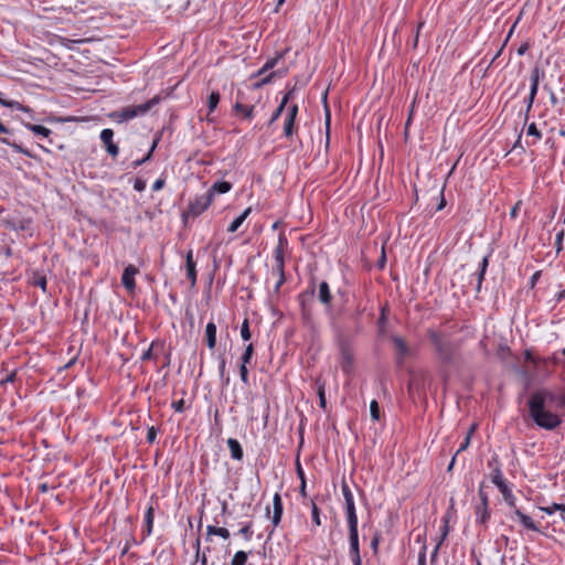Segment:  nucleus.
<instances>
[{
  "label": "nucleus",
  "mask_w": 565,
  "mask_h": 565,
  "mask_svg": "<svg viewBox=\"0 0 565 565\" xmlns=\"http://www.w3.org/2000/svg\"><path fill=\"white\" fill-rule=\"evenodd\" d=\"M427 338L434 345L436 358L441 366H454L460 358V347L450 341L443 332L434 329L427 330Z\"/></svg>",
  "instance_id": "nucleus-2"
},
{
  "label": "nucleus",
  "mask_w": 565,
  "mask_h": 565,
  "mask_svg": "<svg viewBox=\"0 0 565 565\" xmlns=\"http://www.w3.org/2000/svg\"><path fill=\"white\" fill-rule=\"evenodd\" d=\"M535 98L536 97H533V96H527L525 99H524V104H525V109H524V122H527L529 118H530V113L532 110V107H533V104L535 102Z\"/></svg>",
  "instance_id": "nucleus-50"
},
{
  "label": "nucleus",
  "mask_w": 565,
  "mask_h": 565,
  "mask_svg": "<svg viewBox=\"0 0 565 565\" xmlns=\"http://www.w3.org/2000/svg\"><path fill=\"white\" fill-rule=\"evenodd\" d=\"M18 372L19 369L14 367L10 370L9 362L3 361L0 365V374H4V376L0 380V386L4 387L9 383H14Z\"/></svg>",
  "instance_id": "nucleus-12"
},
{
  "label": "nucleus",
  "mask_w": 565,
  "mask_h": 565,
  "mask_svg": "<svg viewBox=\"0 0 565 565\" xmlns=\"http://www.w3.org/2000/svg\"><path fill=\"white\" fill-rule=\"evenodd\" d=\"M159 430H160L159 427H154V426H151L148 428V431H147V443L148 444H153L156 441Z\"/></svg>",
  "instance_id": "nucleus-57"
},
{
  "label": "nucleus",
  "mask_w": 565,
  "mask_h": 565,
  "mask_svg": "<svg viewBox=\"0 0 565 565\" xmlns=\"http://www.w3.org/2000/svg\"><path fill=\"white\" fill-rule=\"evenodd\" d=\"M160 100L161 97L159 95H156L154 97H152L143 104L136 106H127L118 110L111 111L109 114V118L118 124L131 120L138 116L146 115L153 106L158 105Z\"/></svg>",
  "instance_id": "nucleus-3"
},
{
  "label": "nucleus",
  "mask_w": 565,
  "mask_h": 565,
  "mask_svg": "<svg viewBox=\"0 0 565 565\" xmlns=\"http://www.w3.org/2000/svg\"><path fill=\"white\" fill-rule=\"evenodd\" d=\"M545 73L544 70L541 68L539 65H535L531 71V86H530V96L536 97L539 92V85L541 79L544 77Z\"/></svg>",
  "instance_id": "nucleus-13"
},
{
  "label": "nucleus",
  "mask_w": 565,
  "mask_h": 565,
  "mask_svg": "<svg viewBox=\"0 0 565 565\" xmlns=\"http://www.w3.org/2000/svg\"><path fill=\"white\" fill-rule=\"evenodd\" d=\"M539 509L541 511H543L544 513H546L548 515H552V514H554L557 511L558 503L553 502L552 504L546 505V507H539Z\"/></svg>",
  "instance_id": "nucleus-63"
},
{
  "label": "nucleus",
  "mask_w": 565,
  "mask_h": 565,
  "mask_svg": "<svg viewBox=\"0 0 565 565\" xmlns=\"http://www.w3.org/2000/svg\"><path fill=\"white\" fill-rule=\"evenodd\" d=\"M484 488V482H481L478 489V497L480 499V502L478 504L480 505H489V495Z\"/></svg>",
  "instance_id": "nucleus-49"
},
{
  "label": "nucleus",
  "mask_w": 565,
  "mask_h": 565,
  "mask_svg": "<svg viewBox=\"0 0 565 565\" xmlns=\"http://www.w3.org/2000/svg\"><path fill=\"white\" fill-rule=\"evenodd\" d=\"M242 526L238 531V533L247 541H249L253 536V530H252V526H253V522L250 520L248 521H245V522H241L239 523Z\"/></svg>",
  "instance_id": "nucleus-37"
},
{
  "label": "nucleus",
  "mask_w": 565,
  "mask_h": 565,
  "mask_svg": "<svg viewBox=\"0 0 565 565\" xmlns=\"http://www.w3.org/2000/svg\"><path fill=\"white\" fill-rule=\"evenodd\" d=\"M218 360H220L218 374H220L221 381L223 382L224 385H228L230 376H225L226 359H225L224 354H221L218 356Z\"/></svg>",
  "instance_id": "nucleus-38"
},
{
  "label": "nucleus",
  "mask_w": 565,
  "mask_h": 565,
  "mask_svg": "<svg viewBox=\"0 0 565 565\" xmlns=\"http://www.w3.org/2000/svg\"><path fill=\"white\" fill-rule=\"evenodd\" d=\"M285 108L286 107H282V105L279 104L278 107L276 108V110L273 113V115H271V117H270V119H269L267 125L271 126L280 117V115L282 114Z\"/></svg>",
  "instance_id": "nucleus-61"
},
{
  "label": "nucleus",
  "mask_w": 565,
  "mask_h": 565,
  "mask_svg": "<svg viewBox=\"0 0 565 565\" xmlns=\"http://www.w3.org/2000/svg\"><path fill=\"white\" fill-rule=\"evenodd\" d=\"M490 479H491V482L493 484H495L498 488L507 483V481L503 477L502 470H501V465H497L492 469V471L490 473Z\"/></svg>",
  "instance_id": "nucleus-32"
},
{
  "label": "nucleus",
  "mask_w": 565,
  "mask_h": 565,
  "mask_svg": "<svg viewBox=\"0 0 565 565\" xmlns=\"http://www.w3.org/2000/svg\"><path fill=\"white\" fill-rule=\"evenodd\" d=\"M295 129H296V120L294 119H288V118H285V122H284V136L286 138H290L292 137L294 132H295Z\"/></svg>",
  "instance_id": "nucleus-42"
},
{
  "label": "nucleus",
  "mask_w": 565,
  "mask_h": 565,
  "mask_svg": "<svg viewBox=\"0 0 565 565\" xmlns=\"http://www.w3.org/2000/svg\"><path fill=\"white\" fill-rule=\"evenodd\" d=\"M216 332H217L216 324L213 321H210L205 327V334H204V340H205L206 347L210 350H214L216 347V342H217Z\"/></svg>",
  "instance_id": "nucleus-21"
},
{
  "label": "nucleus",
  "mask_w": 565,
  "mask_h": 565,
  "mask_svg": "<svg viewBox=\"0 0 565 565\" xmlns=\"http://www.w3.org/2000/svg\"><path fill=\"white\" fill-rule=\"evenodd\" d=\"M341 488H342V493H343L344 501H345V507H351L352 504H355L353 494H352L349 486L345 482H342Z\"/></svg>",
  "instance_id": "nucleus-45"
},
{
  "label": "nucleus",
  "mask_w": 565,
  "mask_h": 565,
  "mask_svg": "<svg viewBox=\"0 0 565 565\" xmlns=\"http://www.w3.org/2000/svg\"><path fill=\"white\" fill-rule=\"evenodd\" d=\"M8 108L17 109L25 113H32V109L29 106L22 105L21 103L17 100H10L8 103Z\"/></svg>",
  "instance_id": "nucleus-55"
},
{
  "label": "nucleus",
  "mask_w": 565,
  "mask_h": 565,
  "mask_svg": "<svg viewBox=\"0 0 565 565\" xmlns=\"http://www.w3.org/2000/svg\"><path fill=\"white\" fill-rule=\"evenodd\" d=\"M288 245V239L286 237V235L284 233H280L279 236H278V244L274 250V256L276 255V253L280 249V254L282 256H285V248L287 247Z\"/></svg>",
  "instance_id": "nucleus-47"
},
{
  "label": "nucleus",
  "mask_w": 565,
  "mask_h": 565,
  "mask_svg": "<svg viewBox=\"0 0 565 565\" xmlns=\"http://www.w3.org/2000/svg\"><path fill=\"white\" fill-rule=\"evenodd\" d=\"M490 255L491 253L487 254L480 265H479V269H478V273H477V285H476V291L477 294H479L481 291V287H482V282L484 280V275L487 273V268L489 266V258H490Z\"/></svg>",
  "instance_id": "nucleus-22"
},
{
  "label": "nucleus",
  "mask_w": 565,
  "mask_h": 565,
  "mask_svg": "<svg viewBox=\"0 0 565 565\" xmlns=\"http://www.w3.org/2000/svg\"><path fill=\"white\" fill-rule=\"evenodd\" d=\"M501 492L503 500L505 503L513 510V514L518 518L520 523L530 531L534 532H541L539 525L532 520L531 516L523 513L518 507H516V499L514 494L512 493V490L508 486V483L501 486L498 488Z\"/></svg>",
  "instance_id": "nucleus-4"
},
{
  "label": "nucleus",
  "mask_w": 565,
  "mask_h": 565,
  "mask_svg": "<svg viewBox=\"0 0 565 565\" xmlns=\"http://www.w3.org/2000/svg\"><path fill=\"white\" fill-rule=\"evenodd\" d=\"M315 385L317 388V395H318L319 399L322 396H326V381L321 376L316 379Z\"/></svg>",
  "instance_id": "nucleus-53"
},
{
  "label": "nucleus",
  "mask_w": 565,
  "mask_h": 565,
  "mask_svg": "<svg viewBox=\"0 0 565 565\" xmlns=\"http://www.w3.org/2000/svg\"><path fill=\"white\" fill-rule=\"evenodd\" d=\"M30 224H31V220H29V218H21L19 221H11V220L6 221V226L13 231H25L29 228Z\"/></svg>",
  "instance_id": "nucleus-30"
},
{
  "label": "nucleus",
  "mask_w": 565,
  "mask_h": 565,
  "mask_svg": "<svg viewBox=\"0 0 565 565\" xmlns=\"http://www.w3.org/2000/svg\"><path fill=\"white\" fill-rule=\"evenodd\" d=\"M529 416L543 429L554 430L562 424L558 409L565 411V392L555 393L550 390H536L527 401Z\"/></svg>",
  "instance_id": "nucleus-1"
},
{
  "label": "nucleus",
  "mask_w": 565,
  "mask_h": 565,
  "mask_svg": "<svg viewBox=\"0 0 565 565\" xmlns=\"http://www.w3.org/2000/svg\"><path fill=\"white\" fill-rule=\"evenodd\" d=\"M301 319H302L303 323H306V324L312 323V310H311V308L301 310Z\"/></svg>",
  "instance_id": "nucleus-62"
},
{
  "label": "nucleus",
  "mask_w": 565,
  "mask_h": 565,
  "mask_svg": "<svg viewBox=\"0 0 565 565\" xmlns=\"http://www.w3.org/2000/svg\"><path fill=\"white\" fill-rule=\"evenodd\" d=\"M248 559V553L245 551H238L234 554L231 565H246Z\"/></svg>",
  "instance_id": "nucleus-39"
},
{
  "label": "nucleus",
  "mask_w": 565,
  "mask_h": 565,
  "mask_svg": "<svg viewBox=\"0 0 565 565\" xmlns=\"http://www.w3.org/2000/svg\"><path fill=\"white\" fill-rule=\"evenodd\" d=\"M364 311H365V307H362L361 303H358L355 306L354 312L350 317L353 320L354 324H355V331L356 332H360L361 329H362L361 317L364 313Z\"/></svg>",
  "instance_id": "nucleus-34"
},
{
  "label": "nucleus",
  "mask_w": 565,
  "mask_h": 565,
  "mask_svg": "<svg viewBox=\"0 0 565 565\" xmlns=\"http://www.w3.org/2000/svg\"><path fill=\"white\" fill-rule=\"evenodd\" d=\"M298 111H299V107L297 104L290 105L287 109L286 118H288V119L291 118V119L296 120L297 116H298Z\"/></svg>",
  "instance_id": "nucleus-59"
},
{
  "label": "nucleus",
  "mask_w": 565,
  "mask_h": 565,
  "mask_svg": "<svg viewBox=\"0 0 565 565\" xmlns=\"http://www.w3.org/2000/svg\"><path fill=\"white\" fill-rule=\"evenodd\" d=\"M388 312H390L388 305L387 303L383 305L380 310V317L376 321L377 334L380 337H383L386 333V327L388 323Z\"/></svg>",
  "instance_id": "nucleus-20"
},
{
  "label": "nucleus",
  "mask_w": 565,
  "mask_h": 565,
  "mask_svg": "<svg viewBox=\"0 0 565 565\" xmlns=\"http://www.w3.org/2000/svg\"><path fill=\"white\" fill-rule=\"evenodd\" d=\"M526 134H527V136H534L536 139H541L542 138V134L537 129V127H536V125L534 122H532V124H530L527 126Z\"/></svg>",
  "instance_id": "nucleus-60"
},
{
  "label": "nucleus",
  "mask_w": 565,
  "mask_h": 565,
  "mask_svg": "<svg viewBox=\"0 0 565 565\" xmlns=\"http://www.w3.org/2000/svg\"><path fill=\"white\" fill-rule=\"evenodd\" d=\"M441 521H443V526L440 527V537L438 540V545H443V543L445 542V540L447 539V536L449 534V531H450V526H449L450 511H447L445 513V515L443 516Z\"/></svg>",
  "instance_id": "nucleus-31"
},
{
  "label": "nucleus",
  "mask_w": 565,
  "mask_h": 565,
  "mask_svg": "<svg viewBox=\"0 0 565 565\" xmlns=\"http://www.w3.org/2000/svg\"><path fill=\"white\" fill-rule=\"evenodd\" d=\"M212 204V194H203L201 196H195L188 204V209L182 212V221L184 225L188 223V218H195L200 216L203 212H205L209 206Z\"/></svg>",
  "instance_id": "nucleus-6"
},
{
  "label": "nucleus",
  "mask_w": 565,
  "mask_h": 565,
  "mask_svg": "<svg viewBox=\"0 0 565 565\" xmlns=\"http://www.w3.org/2000/svg\"><path fill=\"white\" fill-rule=\"evenodd\" d=\"M370 414L373 422L381 419V408L376 399H373L370 404Z\"/></svg>",
  "instance_id": "nucleus-44"
},
{
  "label": "nucleus",
  "mask_w": 565,
  "mask_h": 565,
  "mask_svg": "<svg viewBox=\"0 0 565 565\" xmlns=\"http://www.w3.org/2000/svg\"><path fill=\"white\" fill-rule=\"evenodd\" d=\"M31 284L33 286L40 287L44 292L46 291V276L42 273L34 271L32 275Z\"/></svg>",
  "instance_id": "nucleus-35"
},
{
  "label": "nucleus",
  "mask_w": 565,
  "mask_h": 565,
  "mask_svg": "<svg viewBox=\"0 0 565 565\" xmlns=\"http://www.w3.org/2000/svg\"><path fill=\"white\" fill-rule=\"evenodd\" d=\"M23 126L31 130L33 134L38 135V136H41V137H44V138H47L50 135H51V130L42 125H34V124H30V122H23Z\"/></svg>",
  "instance_id": "nucleus-33"
},
{
  "label": "nucleus",
  "mask_w": 565,
  "mask_h": 565,
  "mask_svg": "<svg viewBox=\"0 0 565 565\" xmlns=\"http://www.w3.org/2000/svg\"><path fill=\"white\" fill-rule=\"evenodd\" d=\"M212 535L220 536V537H222L224 540H227L231 536L230 531L226 527L215 526V525H207V527H206V541H210Z\"/></svg>",
  "instance_id": "nucleus-26"
},
{
  "label": "nucleus",
  "mask_w": 565,
  "mask_h": 565,
  "mask_svg": "<svg viewBox=\"0 0 565 565\" xmlns=\"http://www.w3.org/2000/svg\"><path fill=\"white\" fill-rule=\"evenodd\" d=\"M332 298L333 297L330 291L329 284L327 281H321L319 284L318 299L322 305L326 306L327 310L331 309Z\"/></svg>",
  "instance_id": "nucleus-17"
},
{
  "label": "nucleus",
  "mask_w": 565,
  "mask_h": 565,
  "mask_svg": "<svg viewBox=\"0 0 565 565\" xmlns=\"http://www.w3.org/2000/svg\"><path fill=\"white\" fill-rule=\"evenodd\" d=\"M326 147H329L330 143V125H331V115L328 106L326 105Z\"/></svg>",
  "instance_id": "nucleus-52"
},
{
  "label": "nucleus",
  "mask_w": 565,
  "mask_h": 565,
  "mask_svg": "<svg viewBox=\"0 0 565 565\" xmlns=\"http://www.w3.org/2000/svg\"><path fill=\"white\" fill-rule=\"evenodd\" d=\"M282 513H284L282 499H281L280 493L276 492L273 498V516H271L273 529L269 531L268 539H270V536L273 535L275 527L279 525L281 518H282Z\"/></svg>",
  "instance_id": "nucleus-8"
},
{
  "label": "nucleus",
  "mask_w": 565,
  "mask_h": 565,
  "mask_svg": "<svg viewBox=\"0 0 565 565\" xmlns=\"http://www.w3.org/2000/svg\"><path fill=\"white\" fill-rule=\"evenodd\" d=\"M234 110L237 114H242L244 116V118L250 119L253 117L254 106H247L242 103H236L234 105Z\"/></svg>",
  "instance_id": "nucleus-36"
},
{
  "label": "nucleus",
  "mask_w": 565,
  "mask_h": 565,
  "mask_svg": "<svg viewBox=\"0 0 565 565\" xmlns=\"http://www.w3.org/2000/svg\"><path fill=\"white\" fill-rule=\"evenodd\" d=\"M160 138H161V132L154 138V140L152 142V146L150 147L149 151L142 158L143 162H147V161H149L152 158V153H153L154 149L157 148Z\"/></svg>",
  "instance_id": "nucleus-58"
},
{
  "label": "nucleus",
  "mask_w": 565,
  "mask_h": 565,
  "mask_svg": "<svg viewBox=\"0 0 565 565\" xmlns=\"http://www.w3.org/2000/svg\"><path fill=\"white\" fill-rule=\"evenodd\" d=\"M315 292H316V284H315V278L312 277L309 288L306 291L298 295V301H299L301 310L311 308L310 302L312 301Z\"/></svg>",
  "instance_id": "nucleus-14"
},
{
  "label": "nucleus",
  "mask_w": 565,
  "mask_h": 565,
  "mask_svg": "<svg viewBox=\"0 0 565 565\" xmlns=\"http://www.w3.org/2000/svg\"><path fill=\"white\" fill-rule=\"evenodd\" d=\"M345 514L349 527V535L355 536L356 534H359L355 504H352L351 507H345Z\"/></svg>",
  "instance_id": "nucleus-16"
},
{
  "label": "nucleus",
  "mask_w": 565,
  "mask_h": 565,
  "mask_svg": "<svg viewBox=\"0 0 565 565\" xmlns=\"http://www.w3.org/2000/svg\"><path fill=\"white\" fill-rule=\"evenodd\" d=\"M476 524L487 529L488 522L491 516V509L489 505L477 504L475 507Z\"/></svg>",
  "instance_id": "nucleus-15"
},
{
  "label": "nucleus",
  "mask_w": 565,
  "mask_h": 565,
  "mask_svg": "<svg viewBox=\"0 0 565 565\" xmlns=\"http://www.w3.org/2000/svg\"><path fill=\"white\" fill-rule=\"evenodd\" d=\"M282 57H284V53H279L275 57L268 58L263 66V71H269V70L274 68L277 65L278 61Z\"/></svg>",
  "instance_id": "nucleus-54"
},
{
  "label": "nucleus",
  "mask_w": 565,
  "mask_h": 565,
  "mask_svg": "<svg viewBox=\"0 0 565 565\" xmlns=\"http://www.w3.org/2000/svg\"><path fill=\"white\" fill-rule=\"evenodd\" d=\"M277 76H279L278 72H271L268 75H266L265 77H263L262 79H259L258 82H256L253 86L256 89L260 88L264 85L270 84L274 81V78Z\"/></svg>",
  "instance_id": "nucleus-46"
},
{
  "label": "nucleus",
  "mask_w": 565,
  "mask_h": 565,
  "mask_svg": "<svg viewBox=\"0 0 565 565\" xmlns=\"http://www.w3.org/2000/svg\"><path fill=\"white\" fill-rule=\"evenodd\" d=\"M275 257V266L273 267V273H276L278 277H280V282H286V274H285V256L280 254V249L276 253Z\"/></svg>",
  "instance_id": "nucleus-25"
},
{
  "label": "nucleus",
  "mask_w": 565,
  "mask_h": 565,
  "mask_svg": "<svg viewBox=\"0 0 565 565\" xmlns=\"http://www.w3.org/2000/svg\"><path fill=\"white\" fill-rule=\"evenodd\" d=\"M114 131L110 128H105L100 132V140L104 143L106 151L108 154H110L113 158L118 156L119 148L114 142Z\"/></svg>",
  "instance_id": "nucleus-10"
},
{
  "label": "nucleus",
  "mask_w": 565,
  "mask_h": 565,
  "mask_svg": "<svg viewBox=\"0 0 565 565\" xmlns=\"http://www.w3.org/2000/svg\"><path fill=\"white\" fill-rule=\"evenodd\" d=\"M171 406L177 413H183L185 411V402L183 398L172 402Z\"/></svg>",
  "instance_id": "nucleus-64"
},
{
  "label": "nucleus",
  "mask_w": 565,
  "mask_h": 565,
  "mask_svg": "<svg viewBox=\"0 0 565 565\" xmlns=\"http://www.w3.org/2000/svg\"><path fill=\"white\" fill-rule=\"evenodd\" d=\"M349 543H350V557L352 563L362 561L361 554H360V543H359V534L355 536L349 535Z\"/></svg>",
  "instance_id": "nucleus-24"
},
{
  "label": "nucleus",
  "mask_w": 565,
  "mask_h": 565,
  "mask_svg": "<svg viewBox=\"0 0 565 565\" xmlns=\"http://www.w3.org/2000/svg\"><path fill=\"white\" fill-rule=\"evenodd\" d=\"M137 274H139V269L132 264L128 265L124 269V273L121 276V284L130 294H132L136 289L135 276Z\"/></svg>",
  "instance_id": "nucleus-9"
},
{
  "label": "nucleus",
  "mask_w": 565,
  "mask_h": 565,
  "mask_svg": "<svg viewBox=\"0 0 565 565\" xmlns=\"http://www.w3.org/2000/svg\"><path fill=\"white\" fill-rule=\"evenodd\" d=\"M153 522H154V507L149 505L145 513V525L142 529V540L141 542L151 535L153 530Z\"/></svg>",
  "instance_id": "nucleus-18"
},
{
  "label": "nucleus",
  "mask_w": 565,
  "mask_h": 565,
  "mask_svg": "<svg viewBox=\"0 0 565 565\" xmlns=\"http://www.w3.org/2000/svg\"><path fill=\"white\" fill-rule=\"evenodd\" d=\"M226 443L231 452V457L234 460L241 461L244 457V451L241 443L235 438H228Z\"/></svg>",
  "instance_id": "nucleus-23"
},
{
  "label": "nucleus",
  "mask_w": 565,
  "mask_h": 565,
  "mask_svg": "<svg viewBox=\"0 0 565 565\" xmlns=\"http://www.w3.org/2000/svg\"><path fill=\"white\" fill-rule=\"evenodd\" d=\"M254 355V344L249 343L246 345L243 354L239 358L241 363L249 364Z\"/></svg>",
  "instance_id": "nucleus-41"
},
{
  "label": "nucleus",
  "mask_w": 565,
  "mask_h": 565,
  "mask_svg": "<svg viewBox=\"0 0 565 565\" xmlns=\"http://www.w3.org/2000/svg\"><path fill=\"white\" fill-rule=\"evenodd\" d=\"M232 183L227 181H216L211 189L205 194H212V199L214 198V194H224L231 191Z\"/></svg>",
  "instance_id": "nucleus-27"
},
{
  "label": "nucleus",
  "mask_w": 565,
  "mask_h": 565,
  "mask_svg": "<svg viewBox=\"0 0 565 565\" xmlns=\"http://www.w3.org/2000/svg\"><path fill=\"white\" fill-rule=\"evenodd\" d=\"M186 278L190 280L191 287H195L198 279L196 263L193 259V252L190 249L185 255Z\"/></svg>",
  "instance_id": "nucleus-11"
},
{
  "label": "nucleus",
  "mask_w": 565,
  "mask_h": 565,
  "mask_svg": "<svg viewBox=\"0 0 565 565\" xmlns=\"http://www.w3.org/2000/svg\"><path fill=\"white\" fill-rule=\"evenodd\" d=\"M390 339L395 348V363L397 366H402L404 364L405 359L411 355V349L406 341L397 334H392Z\"/></svg>",
  "instance_id": "nucleus-7"
},
{
  "label": "nucleus",
  "mask_w": 565,
  "mask_h": 565,
  "mask_svg": "<svg viewBox=\"0 0 565 565\" xmlns=\"http://www.w3.org/2000/svg\"><path fill=\"white\" fill-rule=\"evenodd\" d=\"M0 142L11 147L18 153H22L29 158H35V156L29 149L24 148L22 145L17 143L15 141H11L9 138L1 137Z\"/></svg>",
  "instance_id": "nucleus-28"
},
{
  "label": "nucleus",
  "mask_w": 565,
  "mask_h": 565,
  "mask_svg": "<svg viewBox=\"0 0 565 565\" xmlns=\"http://www.w3.org/2000/svg\"><path fill=\"white\" fill-rule=\"evenodd\" d=\"M194 548H195L196 558L200 559L201 565H207L206 552H210L211 547L207 546L205 548V551H203L202 555H200V539L198 537L195 541V544H194Z\"/></svg>",
  "instance_id": "nucleus-43"
},
{
  "label": "nucleus",
  "mask_w": 565,
  "mask_h": 565,
  "mask_svg": "<svg viewBox=\"0 0 565 565\" xmlns=\"http://www.w3.org/2000/svg\"><path fill=\"white\" fill-rule=\"evenodd\" d=\"M337 343L340 351V365L343 373L349 374L351 373L354 364V351L352 348V340L344 335L343 333H340L337 339Z\"/></svg>",
  "instance_id": "nucleus-5"
},
{
  "label": "nucleus",
  "mask_w": 565,
  "mask_h": 565,
  "mask_svg": "<svg viewBox=\"0 0 565 565\" xmlns=\"http://www.w3.org/2000/svg\"><path fill=\"white\" fill-rule=\"evenodd\" d=\"M221 100V95L217 90H213L210 96H209V99H207V107H209V111L212 113L216 109L218 103Z\"/></svg>",
  "instance_id": "nucleus-40"
},
{
  "label": "nucleus",
  "mask_w": 565,
  "mask_h": 565,
  "mask_svg": "<svg viewBox=\"0 0 565 565\" xmlns=\"http://www.w3.org/2000/svg\"><path fill=\"white\" fill-rule=\"evenodd\" d=\"M252 212V207L245 209L227 227L228 233H235L243 222L248 217Z\"/></svg>",
  "instance_id": "nucleus-29"
},
{
  "label": "nucleus",
  "mask_w": 565,
  "mask_h": 565,
  "mask_svg": "<svg viewBox=\"0 0 565 565\" xmlns=\"http://www.w3.org/2000/svg\"><path fill=\"white\" fill-rule=\"evenodd\" d=\"M241 337L244 341H248L252 338V332L249 329V320L247 318L244 319L241 326Z\"/></svg>",
  "instance_id": "nucleus-48"
},
{
  "label": "nucleus",
  "mask_w": 565,
  "mask_h": 565,
  "mask_svg": "<svg viewBox=\"0 0 565 565\" xmlns=\"http://www.w3.org/2000/svg\"><path fill=\"white\" fill-rule=\"evenodd\" d=\"M164 350V344L163 342H159V341H152V343L150 344V347L148 348V350H146L140 360L141 361H149V360H157L158 358V354L159 352H163Z\"/></svg>",
  "instance_id": "nucleus-19"
},
{
  "label": "nucleus",
  "mask_w": 565,
  "mask_h": 565,
  "mask_svg": "<svg viewBox=\"0 0 565 565\" xmlns=\"http://www.w3.org/2000/svg\"><path fill=\"white\" fill-rule=\"evenodd\" d=\"M239 376H241L242 382L245 385H249V376H248L247 364H244V363L239 364Z\"/></svg>",
  "instance_id": "nucleus-56"
},
{
  "label": "nucleus",
  "mask_w": 565,
  "mask_h": 565,
  "mask_svg": "<svg viewBox=\"0 0 565 565\" xmlns=\"http://www.w3.org/2000/svg\"><path fill=\"white\" fill-rule=\"evenodd\" d=\"M311 519L315 525L320 526L321 525V519H320V509L315 503V501H311Z\"/></svg>",
  "instance_id": "nucleus-51"
}]
</instances>
